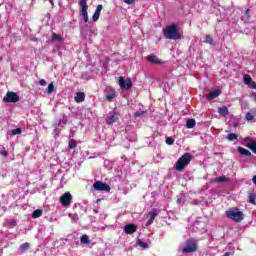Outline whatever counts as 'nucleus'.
I'll return each instance as SVG.
<instances>
[{"label":"nucleus","instance_id":"f257e3e1","mask_svg":"<svg viewBox=\"0 0 256 256\" xmlns=\"http://www.w3.org/2000/svg\"><path fill=\"white\" fill-rule=\"evenodd\" d=\"M191 159H193L191 153H184L175 163V171L183 173V171H185V167H187L191 163Z\"/></svg>","mask_w":256,"mask_h":256},{"label":"nucleus","instance_id":"f03ea898","mask_svg":"<svg viewBox=\"0 0 256 256\" xmlns=\"http://www.w3.org/2000/svg\"><path fill=\"white\" fill-rule=\"evenodd\" d=\"M164 36L166 39H171L173 41H178L181 39V33H179V28H177V25L172 24L164 30Z\"/></svg>","mask_w":256,"mask_h":256},{"label":"nucleus","instance_id":"7ed1b4c3","mask_svg":"<svg viewBox=\"0 0 256 256\" xmlns=\"http://www.w3.org/2000/svg\"><path fill=\"white\" fill-rule=\"evenodd\" d=\"M226 217L228 219H232V221H235V223H241L245 215L243 212L239 211V209L231 208L230 210L226 211Z\"/></svg>","mask_w":256,"mask_h":256},{"label":"nucleus","instance_id":"20e7f679","mask_svg":"<svg viewBox=\"0 0 256 256\" xmlns=\"http://www.w3.org/2000/svg\"><path fill=\"white\" fill-rule=\"evenodd\" d=\"M197 251V241L195 239L191 238L187 240L186 245L183 247L182 252L183 253H195Z\"/></svg>","mask_w":256,"mask_h":256},{"label":"nucleus","instance_id":"39448f33","mask_svg":"<svg viewBox=\"0 0 256 256\" xmlns=\"http://www.w3.org/2000/svg\"><path fill=\"white\" fill-rule=\"evenodd\" d=\"M118 84L120 86V89H124L125 91H129L133 87V81H131V78H125L123 76L119 77Z\"/></svg>","mask_w":256,"mask_h":256},{"label":"nucleus","instance_id":"423d86ee","mask_svg":"<svg viewBox=\"0 0 256 256\" xmlns=\"http://www.w3.org/2000/svg\"><path fill=\"white\" fill-rule=\"evenodd\" d=\"M4 103H18L19 94L15 92L8 91L3 98Z\"/></svg>","mask_w":256,"mask_h":256},{"label":"nucleus","instance_id":"0eeeda50","mask_svg":"<svg viewBox=\"0 0 256 256\" xmlns=\"http://www.w3.org/2000/svg\"><path fill=\"white\" fill-rule=\"evenodd\" d=\"M93 188L95 189V191H106V193L111 192V186L101 181L94 182Z\"/></svg>","mask_w":256,"mask_h":256},{"label":"nucleus","instance_id":"6e6552de","mask_svg":"<svg viewBox=\"0 0 256 256\" xmlns=\"http://www.w3.org/2000/svg\"><path fill=\"white\" fill-rule=\"evenodd\" d=\"M79 5L82 8L81 15L83 17L84 23H88L89 13L87 12V0H79Z\"/></svg>","mask_w":256,"mask_h":256},{"label":"nucleus","instance_id":"1a4fd4ad","mask_svg":"<svg viewBox=\"0 0 256 256\" xmlns=\"http://www.w3.org/2000/svg\"><path fill=\"white\" fill-rule=\"evenodd\" d=\"M72 199H73V196L71 195V193L66 192L60 197V202L62 203V205L64 207H67V206L71 205Z\"/></svg>","mask_w":256,"mask_h":256},{"label":"nucleus","instance_id":"9d476101","mask_svg":"<svg viewBox=\"0 0 256 256\" xmlns=\"http://www.w3.org/2000/svg\"><path fill=\"white\" fill-rule=\"evenodd\" d=\"M117 121H119V115L117 114V112H109V115L106 117L107 125H113V123H117Z\"/></svg>","mask_w":256,"mask_h":256},{"label":"nucleus","instance_id":"9b49d317","mask_svg":"<svg viewBox=\"0 0 256 256\" xmlns=\"http://www.w3.org/2000/svg\"><path fill=\"white\" fill-rule=\"evenodd\" d=\"M124 232L126 235H133L137 232V226L133 223L127 224L124 226Z\"/></svg>","mask_w":256,"mask_h":256},{"label":"nucleus","instance_id":"f8f14e48","mask_svg":"<svg viewBox=\"0 0 256 256\" xmlns=\"http://www.w3.org/2000/svg\"><path fill=\"white\" fill-rule=\"evenodd\" d=\"M157 215H159V213L157 212L156 209H154L148 213L149 219L146 222V227H149V225H153V221H155V218L157 217Z\"/></svg>","mask_w":256,"mask_h":256},{"label":"nucleus","instance_id":"ddd939ff","mask_svg":"<svg viewBox=\"0 0 256 256\" xmlns=\"http://www.w3.org/2000/svg\"><path fill=\"white\" fill-rule=\"evenodd\" d=\"M146 59L148 63H153L155 65H163V60L159 59V57L155 55H148Z\"/></svg>","mask_w":256,"mask_h":256},{"label":"nucleus","instance_id":"4468645a","mask_svg":"<svg viewBox=\"0 0 256 256\" xmlns=\"http://www.w3.org/2000/svg\"><path fill=\"white\" fill-rule=\"evenodd\" d=\"M220 95H221L220 90H213L212 92L206 95V99H208V101H213V99H217V97H219Z\"/></svg>","mask_w":256,"mask_h":256},{"label":"nucleus","instance_id":"2eb2a0df","mask_svg":"<svg viewBox=\"0 0 256 256\" xmlns=\"http://www.w3.org/2000/svg\"><path fill=\"white\" fill-rule=\"evenodd\" d=\"M74 101L76 103H83L85 101V94L83 92H77Z\"/></svg>","mask_w":256,"mask_h":256},{"label":"nucleus","instance_id":"dca6fc26","mask_svg":"<svg viewBox=\"0 0 256 256\" xmlns=\"http://www.w3.org/2000/svg\"><path fill=\"white\" fill-rule=\"evenodd\" d=\"M218 113L221 117H227V115H229V108H227V106H222L218 108Z\"/></svg>","mask_w":256,"mask_h":256},{"label":"nucleus","instance_id":"f3484780","mask_svg":"<svg viewBox=\"0 0 256 256\" xmlns=\"http://www.w3.org/2000/svg\"><path fill=\"white\" fill-rule=\"evenodd\" d=\"M238 153H240V155H243L244 157H251V151L243 148V147H238L237 148Z\"/></svg>","mask_w":256,"mask_h":256},{"label":"nucleus","instance_id":"a211bd4d","mask_svg":"<svg viewBox=\"0 0 256 256\" xmlns=\"http://www.w3.org/2000/svg\"><path fill=\"white\" fill-rule=\"evenodd\" d=\"M246 147L256 155V140H252L251 143L246 144Z\"/></svg>","mask_w":256,"mask_h":256},{"label":"nucleus","instance_id":"6ab92c4d","mask_svg":"<svg viewBox=\"0 0 256 256\" xmlns=\"http://www.w3.org/2000/svg\"><path fill=\"white\" fill-rule=\"evenodd\" d=\"M43 210L37 209L32 213V219H39V217H42Z\"/></svg>","mask_w":256,"mask_h":256},{"label":"nucleus","instance_id":"aec40b11","mask_svg":"<svg viewBox=\"0 0 256 256\" xmlns=\"http://www.w3.org/2000/svg\"><path fill=\"white\" fill-rule=\"evenodd\" d=\"M29 249H31V244H29V242H25L20 245V250L22 253H25V251H29Z\"/></svg>","mask_w":256,"mask_h":256},{"label":"nucleus","instance_id":"412c9836","mask_svg":"<svg viewBox=\"0 0 256 256\" xmlns=\"http://www.w3.org/2000/svg\"><path fill=\"white\" fill-rule=\"evenodd\" d=\"M229 181V178L227 176L223 175L214 180V183H227Z\"/></svg>","mask_w":256,"mask_h":256},{"label":"nucleus","instance_id":"4be33fe9","mask_svg":"<svg viewBox=\"0 0 256 256\" xmlns=\"http://www.w3.org/2000/svg\"><path fill=\"white\" fill-rule=\"evenodd\" d=\"M195 125H196V122H195V119H193V118L188 119L186 122L187 129H193V127H195Z\"/></svg>","mask_w":256,"mask_h":256},{"label":"nucleus","instance_id":"5701e85b","mask_svg":"<svg viewBox=\"0 0 256 256\" xmlns=\"http://www.w3.org/2000/svg\"><path fill=\"white\" fill-rule=\"evenodd\" d=\"M243 81H244L245 85H251V82L253 81V78H251V75L245 74L243 76Z\"/></svg>","mask_w":256,"mask_h":256},{"label":"nucleus","instance_id":"b1692460","mask_svg":"<svg viewBox=\"0 0 256 256\" xmlns=\"http://www.w3.org/2000/svg\"><path fill=\"white\" fill-rule=\"evenodd\" d=\"M52 41H59L60 43H63V37L57 33L52 34Z\"/></svg>","mask_w":256,"mask_h":256},{"label":"nucleus","instance_id":"393cba45","mask_svg":"<svg viewBox=\"0 0 256 256\" xmlns=\"http://www.w3.org/2000/svg\"><path fill=\"white\" fill-rule=\"evenodd\" d=\"M6 225H8V227H17V220L8 219L6 220Z\"/></svg>","mask_w":256,"mask_h":256},{"label":"nucleus","instance_id":"a878e982","mask_svg":"<svg viewBox=\"0 0 256 256\" xmlns=\"http://www.w3.org/2000/svg\"><path fill=\"white\" fill-rule=\"evenodd\" d=\"M81 243H84L85 245H89L91 243V240L89 239V236L83 235L80 238Z\"/></svg>","mask_w":256,"mask_h":256},{"label":"nucleus","instance_id":"bb28decb","mask_svg":"<svg viewBox=\"0 0 256 256\" xmlns=\"http://www.w3.org/2000/svg\"><path fill=\"white\" fill-rule=\"evenodd\" d=\"M239 136H237V134L235 133H230L227 135V139L228 141H237Z\"/></svg>","mask_w":256,"mask_h":256},{"label":"nucleus","instance_id":"cd10ccee","mask_svg":"<svg viewBox=\"0 0 256 256\" xmlns=\"http://www.w3.org/2000/svg\"><path fill=\"white\" fill-rule=\"evenodd\" d=\"M46 91H47L48 95H51V93H53V91H55V84H53V82L50 83V84L48 85Z\"/></svg>","mask_w":256,"mask_h":256},{"label":"nucleus","instance_id":"c85d7f7f","mask_svg":"<svg viewBox=\"0 0 256 256\" xmlns=\"http://www.w3.org/2000/svg\"><path fill=\"white\" fill-rule=\"evenodd\" d=\"M255 200H256V195L255 194H250L248 196V203H251L252 205H255L256 204Z\"/></svg>","mask_w":256,"mask_h":256},{"label":"nucleus","instance_id":"c756f323","mask_svg":"<svg viewBox=\"0 0 256 256\" xmlns=\"http://www.w3.org/2000/svg\"><path fill=\"white\" fill-rule=\"evenodd\" d=\"M68 147L69 149H75V147H77V142L75 141V139H71L69 141Z\"/></svg>","mask_w":256,"mask_h":256},{"label":"nucleus","instance_id":"7c9ffc66","mask_svg":"<svg viewBox=\"0 0 256 256\" xmlns=\"http://www.w3.org/2000/svg\"><path fill=\"white\" fill-rule=\"evenodd\" d=\"M205 43H208V45H213V37L211 35H206Z\"/></svg>","mask_w":256,"mask_h":256},{"label":"nucleus","instance_id":"2f4dec72","mask_svg":"<svg viewBox=\"0 0 256 256\" xmlns=\"http://www.w3.org/2000/svg\"><path fill=\"white\" fill-rule=\"evenodd\" d=\"M21 133H23V130H21V128L13 129L11 132L12 136L21 135Z\"/></svg>","mask_w":256,"mask_h":256},{"label":"nucleus","instance_id":"473e14b6","mask_svg":"<svg viewBox=\"0 0 256 256\" xmlns=\"http://www.w3.org/2000/svg\"><path fill=\"white\" fill-rule=\"evenodd\" d=\"M245 119H246V121H253V119H254L253 113L248 112L245 116Z\"/></svg>","mask_w":256,"mask_h":256},{"label":"nucleus","instance_id":"72a5a7b5","mask_svg":"<svg viewBox=\"0 0 256 256\" xmlns=\"http://www.w3.org/2000/svg\"><path fill=\"white\" fill-rule=\"evenodd\" d=\"M100 16H101V14L94 12V14L92 16V20L94 21V23H96V21H99Z\"/></svg>","mask_w":256,"mask_h":256},{"label":"nucleus","instance_id":"f704fd0d","mask_svg":"<svg viewBox=\"0 0 256 256\" xmlns=\"http://www.w3.org/2000/svg\"><path fill=\"white\" fill-rule=\"evenodd\" d=\"M175 143V139H173L172 137H167L166 138V144L167 145H173Z\"/></svg>","mask_w":256,"mask_h":256},{"label":"nucleus","instance_id":"c9c22d12","mask_svg":"<svg viewBox=\"0 0 256 256\" xmlns=\"http://www.w3.org/2000/svg\"><path fill=\"white\" fill-rule=\"evenodd\" d=\"M101 11H103V5L99 4L96 7L95 13H98L99 15H101Z\"/></svg>","mask_w":256,"mask_h":256},{"label":"nucleus","instance_id":"e433bc0d","mask_svg":"<svg viewBox=\"0 0 256 256\" xmlns=\"http://www.w3.org/2000/svg\"><path fill=\"white\" fill-rule=\"evenodd\" d=\"M105 97L107 101H112V99H115V94H108Z\"/></svg>","mask_w":256,"mask_h":256},{"label":"nucleus","instance_id":"4c0bfd02","mask_svg":"<svg viewBox=\"0 0 256 256\" xmlns=\"http://www.w3.org/2000/svg\"><path fill=\"white\" fill-rule=\"evenodd\" d=\"M138 245H139L140 247H143L144 249H147V247H148V244H147L146 242H143V241H139V242H138Z\"/></svg>","mask_w":256,"mask_h":256},{"label":"nucleus","instance_id":"58836bf2","mask_svg":"<svg viewBox=\"0 0 256 256\" xmlns=\"http://www.w3.org/2000/svg\"><path fill=\"white\" fill-rule=\"evenodd\" d=\"M39 85H41V87H45V85H47V81L45 79H41L39 81Z\"/></svg>","mask_w":256,"mask_h":256},{"label":"nucleus","instance_id":"ea45409f","mask_svg":"<svg viewBox=\"0 0 256 256\" xmlns=\"http://www.w3.org/2000/svg\"><path fill=\"white\" fill-rule=\"evenodd\" d=\"M124 3H126V5H133V3H135V0H124Z\"/></svg>","mask_w":256,"mask_h":256},{"label":"nucleus","instance_id":"a19ab883","mask_svg":"<svg viewBox=\"0 0 256 256\" xmlns=\"http://www.w3.org/2000/svg\"><path fill=\"white\" fill-rule=\"evenodd\" d=\"M0 155H2L3 157H7L9 155V152H7L6 150H2L0 152Z\"/></svg>","mask_w":256,"mask_h":256},{"label":"nucleus","instance_id":"79ce46f5","mask_svg":"<svg viewBox=\"0 0 256 256\" xmlns=\"http://www.w3.org/2000/svg\"><path fill=\"white\" fill-rule=\"evenodd\" d=\"M232 255H233L232 252H226V253L224 254V256H232Z\"/></svg>","mask_w":256,"mask_h":256},{"label":"nucleus","instance_id":"37998d69","mask_svg":"<svg viewBox=\"0 0 256 256\" xmlns=\"http://www.w3.org/2000/svg\"><path fill=\"white\" fill-rule=\"evenodd\" d=\"M252 181H253L254 185H256V175L253 176Z\"/></svg>","mask_w":256,"mask_h":256},{"label":"nucleus","instance_id":"c03bdc74","mask_svg":"<svg viewBox=\"0 0 256 256\" xmlns=\"http://www.w3.org/2000/svg\"><path fill=\"white\" fill-rule=\"evenodd\" d=\"M252 89H256V82H252Z\"/></svg>","mask_w":256,"mask_h":256},{"label":"nucleus","instance_id":"a18cd8bd","mask_svg":"<svg viewBox=\"0 0 256 256\" xmlns=\"http://www.w3.org/2000/svg\"><path fill=\"white\" fill-rule=\"evenodd\" d=\"M141 113L140 112H137L134 114V117H140Z\"/></svg>","mask_w":256,"mask_h":256},{"label":"nucleus","instance_id":"49530a36","mask_svg":"<svg viewBox=\"0 0 256 256\" xmlns=\"http://www.w3.org/2000/svg\"><path fill=\"white\" fill-rule=\"evenodd\" d=\"M246 13H247V15H249V13H251V10H246Z\"/></svg>","mask_w":256,"mask_h":256},{"label":"nucleus","instance_id":"de8ad7c7","mask_svg":"<svg viewBox=\"0 0 256 256\" xmlns=\"http://www.w3.org/2000/svg\"><path fill=\"white\" fill-rule=\"evenodd\" d=\"M49 2L51 3L52 6L54 5V4H53V0H49Z\"/></svg>","mask_w":256,"mask_h":256},{"label":"nucleus","instance_id":"09e8293b","mask_svg":"<svg viewBox=\"0 0 256 256\" xmlns=\"http://www.w3.org/2000/svg\"><path fill=\"white\" fill-rule=\"evenodd\" d=\"M32 41H38V39L37 38H33Z\"/></svg>","mask_w":256,"mask_h":256},{"label":"nucleus","instance_id":"8fccbe9b","mask_svg":"<svg viewBox=\"0 0 256 256\" xmlns=\"http://www.w3.org/2000/svg\"><path fill=\"white\" fill-rule=\"evenodd\" d=\"M0 61H3V57L0 56Z\"/></svg>","mask_w":256,"mask_h":256}]
</instances>
